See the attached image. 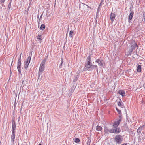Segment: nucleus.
I'll return each instance as SVG.
<instances>
[{"instance_id":"obj_8","label":"nucleus","mask_w":145,"mask_h":145,"mask_svg":"<svg viewBox=\"0 0 145 145\" xmlns=\"http://www.w3.org/2000/svg\"><path fill=\"white\" fill-rule=\"evenodd\" d=\"M121 119L122 118H121L120 116L119 119H118L116 121H115L113 123L112 126L114 127H117L118 126L121 120Z\"/></svg>"},{"instance_id":"obj_1","label":"nucleus","mask_w":145,"mask_h":145,"mask_svg":"<svg viewBox=\"0 0 145 145\" xmlns=\"http://www.w3.org/2000/svg\"><path fill=\"white\" fill-rule=\"evenodd\" d=\"M96 69V71L98 72V67L97 65H92V63H85V66L82 70H79L78 72L79 73L80 72H82L84 71H91L93 70L94 69Z\"/></svg>"},{"instance_id":"obj_29","label":"nucleus","mask_w":145,"mask_h":145,"mask_svg":"<svg viewBox=\"0 0 145 145\" xmlns=\"http://www.w3.org/2000/svg\"><path fill=\"white\" fill-rule=\"evenodd\" d=\"M11 4L10 3H9L8 5V9L9 10H10L11 9V10L12 9V8H11Z\"/></svg>"},{"instance_id":"obj_39","label":"nucleus","mask_w":145,"mask_h":145,"mask_svg":"<svg viewBox=\"0 0 145 145\" xmlns=\"http://www.w3.org/2000/svg\"><path fill=\"white\" fill-rule=\"evenodd\" d=\"M143 127H144L145 126V123H144L143 125L142 126Z\"/></svg>"},{"instance_id":"obj_9","label":"nucleus","mask_w":145,"mask_h":145,"mask_svg":"<svg viewBox=\"0 0 145 145\" xmlns=\"http://www.w3.org/2000/svg\"><path fill=\"white\" fill-rule=\"evenodd\" d=\"M15 131H12L11 136V142L12 143L14 142L15 138Z\"/></svg>"},{"instance_id":"obj_3","label":"nucleus","mask_w":145,"mask_h":145,"mask_svg":"<svg viewBox=\"0 0 145 145\" xmlns=\"http://www.w3.org/2000/svg\"><path fill=\"white\" fill-rule=\"evenodd\" d=\"M137 47L138 48V46L135 42L134 41L130 45V49L129 51V54L131 53Z\"/></svg>"},{"instance_id":"obj_6","label":"nucleus","mask_w":145,"mask_h":145,"mask_svg":"<svg viewBox=\"0 0 145 145\" xmlns=\"http://www.w3.org/2000/svg\"><path fill=\"white\" fill-rule=\"evenodd\" d=\"M32 56V53H30L29 54L27 60L24 64V67L26 69L28 68V65L30 62Z\"/></svg>"},{"instance_id":"obj_21","label":"nucleus","mask_w":145,"mask_h":145,"mask_svg":"<svg viewBox=\"0 0 145 145\" xmlns=\"http://www.w3.org/2000/svg\"><path fill=\"white\" fill-rule=\"evenodd\" d=\"M96 129L97 131H100L102 129V128L100 126H97L96 127Z\"/></svg>"},{"instance_id":"obj_36","label":"nucleus","mask_w":145,"mask_h":145,"mask_svg":"<svg viewBox=\"0 0 145 145\" xmlns=\"http://www.w3.org/2000/svg\"><path fill=\"white\" fill-rule=\"evenodd\" d=\"M86 5L87 6V8H89L90 9H91V7L90 6L88 5Z\"/></svg>"},{"instance_id":"obj_14","label":"nucleus","mask_w":145,"mask_h":145,"mask_svg":"<svg viewBox=\"0 0 145 145\" xmlns=\"http://www.w3.org/2000/svg\"><path fill=\"white\" fill-rule=\"evenodd\" d=\"M115 17V14L114 13H111L110 14V18L111 21L112 22L114 21Z\"/></svg>"},{"instance_id":"obj_30","label":"nucleus","mask_w":145,"mask_h":145,"mask_svg":"<svg viewBox=\"0 0 145 145\" xmlns=\"http://www.w3.org/2000/svg\"><path fill=\"white\" fill-rule=\"evenodd\" d=\"M41 35H39L37 36V39L39 40H42V39L41 38Z\"/></svg>"},{"instance_id":"obj_12","label":"nucleus","mask_w":145,"mask_h":145,"mask_svg":"<svg viewBox=\"0 0 145 145\" xmlns=\"http://www.w3.org/2000/svg\"><path fill=\"white\" fill-rule=\"evenodd\" d=\"M134 14V12L133 11H132L130 13L129 16L128 17V19L130 20H131L133 17Z\"/></svg>"},{"instance_id":"obj_43","label":"nucleus","mask_w":145,"mask_h":145,"mask_svg":"<svg viewBox=\"0 0 145 145\" xmlns=\"http://www.w3.org/2000/svg\"><path fill=\"white\" fill-rule=\"evenodd\" d=\"M12 0H10V3H11Z\"/></svg>"},{"instance_id":"obj_13","label":"nucleus","mask_w":145,"mask_h":145,"mask_svg":"<svg viewBox=\"0 0 145 145\" xmlns=\"http://www.w3.org/2000/svg\"><path fill=\"white\" fill-rule=\"evenodd\" d=\"M110 130L108 129L106 127H104V131L105 133L107 134H108L110 133Z\"/></svg>"},{"instance_id":"obj_28","label":"nucleus","mask_w":145,"mask_h":145,"mask_svg":"<svg viewBox=\"0 0 145 145\" xmlns=\"http://www.w3.org/2000/svg\"><path fill=\"white\" fill-rule=\"evenodd\" d=\"M5 1V0H0V4L2 5V6H3Z\"/></svg>"},{"instance_id":"obj_16","label":"nucleus","mask_w":145,"mask_h":145,"mask_svg":"<svg viewBox=\"0 0 145 145\" xmlns=\"http://www.w3.org/2000/svg\"><path fill=\"white\" fill-rule=\"evenodd\" d=\"M116 109L119 114V118H120V117L121 116V118H122V115L121 114V112L120 110L118 109L117 107H116Z\"/></svg>"},{"instance_id":"obj_37","label":"nucleus","mask_w":145,"mask_h":145,"mask_svg":"<svg viewBox=\"0 0 145 145\" xmlns=\"http://www.w3.org/2000/svg\"><path fill=\"white\" fill-rule=\"evenodd\" d=\"M127 143H124L121 144V145H127Z\"/></svg>"},{"instance_id":"obj_50","label":"nucleus","mask_w":145,"mask_h":145,"mask_svg":"<svg viewBox=\"0 0 145 145\" xmlns=\"http://www.w3.org/2000/svg\"><path fill=\"white\" fill-rule=\"evenodd\" d=\"M48 55H47V57H48Z\"/></svg>"},{"instance_id":"obj_48","label":"nucleus","mask_w":145,"mask_h":145,"mask_svg":"<svg viewBox=\"0 0 145 145\" xmlns=\"http://www.w3.org/2000/svg\"><path fill=\"white\" fill-rule=\"evenodd\" d=\"M38 145H41V144H39Z\"/></svg>"},{"instance_id":"obj_15","label":"nucleus","mask_w":145,"mask_h":145,"mask_svg":"<svg viewBox=\"0 0 145 145\" xmlns=\"http://www.w3.org/2000/svg\"><path fill=\"white\" fill-rule=\"evenodd\" d=\"M91 56L90 55L87 58L86 61L85 63H91Z\"/></svg>"},{"instance_id":"obj_47","label":"nucleus","mask_w":145,"mask_h":145,"mask_svg":"<svg viewBox=\"0 0 145 145\" xmlns=\"http://www.w3.org/2000/svg\"><path fill=\"white\" fill-rule=\"evenodd\" d=\"M39 17V15H38V16H37V18H38Z\"/></svg>"},{"instance_id":"obj_31","label":"nucleus","mask_w":145,"mask_h":145,"mask_svg":"<svg viewBox=\"0 0 145 145\" xmlns=\"http://www.w3.org/2000/svg\"><path fill=\"white\" fill-rule=\"evenodd\" d=\"M43 15V13L41 15L40 18L39 20L38 21V22L39 23L40 21L42 20V17Z\"/></svg>"},{"instance_id":"obj_4","label":"nucleus","mask_w":145,"mask_h":145,"mask_svg":"<svg viewBox=\"0 0 145 145\" xmlns=\"http://www.w3.org/2000/svg\"><path fill=\"white\" fill-rule=\"evenodd\" d=\"M95 62L98 63V65L103 68L105 67V62L103 60V58L100 57L99 58L97 59Z\"/></svg>"},{"instance_id":"obj_49","label":"nucleus","mask_w":145,"mask_h":145,"mask_svg":"<svg viewBox=\"0 0 145 145\" xmlns=\"http://www.w3.org/2000/svg\"><path fill=\"white\" fill-rule=\"evenodd\" d=\"M120 100L121 101V99H120Z\"/></svg>"},{"instance_id":"obj_5","label":"nucleus","mask_w":145,"mask_h":145,"mask_svg":"<svg viewBox=\"0 0 145 145\" xmlns=\"http://www.w3.org/2000/svg\"><path fill=\"white\" fill-rule=\"evenodd\" d=\"M46 61V59H44L40 64L39 71V73L40 74L41 72H42L44 70Z\"/></svg>"},{"instance_id":"obj_10","label":"nucleus","mask_w":145,"mask_h":145,"mask_svg":"<svg viewBox=\"0 0 145 145\" xmlns=\"http://www.w3.org/2000/svg\"><path fill=\"white\" fill-rule=\"evenodd\" d=\"M12 131H15L16 127V124L14 120H13L12 123Z\"/></svg>"},{"instance_id":"obj_46","label":"nucleus","mask_w":145,"mask_h":145,"mask_svg":"<svg viewBox=\"0 0 145 145\" xmlns=\"http://www.w3.org/2000/svg\"><path fill=\"white\" fill-rule=\"evenodd\" d=\"M13 62V61H12V63H11V66H12V64Z\"/></svg>"},{"instance_id":"obj_17","label":"nucleus","mask_w":145,"mask_h":145,"mask_svg":"<svg viewBox=\"0 0 145 145\" xmlns=\"http://www.w3.org/2000/svg\"><path fill=\"white\" fill-rule=\"evenodd\" d=\"M118 93L123 97L125 95V92L123 90H121L119 91L118 92Z\"/></svg>"},{"instance_id":"obj_19","label":"nucleus","mask_w":145,"mask_h":145,"mask_svg":"<svg viewBox=\"0 0 145 145\" xmlns=\"http://www.w3.org/2000/svg\"><path fill=\"white\" fill-rule=\"evenodd\" d=\"M141 65H138L137 68V70L138 72H140L141 71Z\"/></svg>"},{"instance_id":"obj_33","label":"nucleus","mask_w":145,"mask_h":145,"mask_svg":"<svg viewBox=\"0 0 145 145\" xmlns=\"http://www.w3.org/2000/svg\"><path fill=\"white\" fill-rule=\"evenodd\" d=\"M42 73V72H41V73L40 74V73H39V72H38V77L39 78V77H40V76L41 74Z\"/></svg>"},{"instance_id":"obj_26","label":"nucleus","mask_w":145,"mask_h":145,"mask_svg":"<svg viewBox=\"0 0 145 145\" xmlns=\"http://www.w3.org/2000/svg\"><path fill=\"white\" fill-rule=\"evenodd\" d=\"M78 78L77 76H76L74 77V78L73 82H76L78 79Z\"/></svg>"},{"instance_id":"obj_24","label":"nucleus","mask_w":145,"mask_h":145,"mask_svg":"<svg viewBox=\"0 0 145 145\" xmlns=\"http://www.w3.org/2000/svg\"><path fill=\"white\" fill-rule=\"evenodd\" d=\"M74 142L76 143H78L80 142V140L79 138H75Z\"/></svg>"},{"instance_id":"obj_35","label":"nucleus","mask_w":145,"mask_h":145,"mask_svg":"<svg viewBox=\"0 0 145 145\" xmlns=\"http://www.w3.org/2000/svg\"><path fill=\"white\" fill-rule=\"evenodd\" d=\"M102 3H101V2L100 3V4H99V7H100L101 6H101H102Z\"/></svg>"},{"instance_id":"obj_42","label":"nucleus","mask_w":145,"mask_h":145,"mask_svg":"<svg viewBox=\"0 0 145 145\" xmlns=\"http://www.w3.org/2000/svg\"><path fill=\"white\" fill-rule=\"evenodd\" d=\"M104 1V0H101V3H103V2Z\"/></svg>"},{"instance_id":"obj_41","label":"nucleus","mask_w":145,"mask_h":145,"mask_svg":"<svg viewBox=\"0 0 145 145\" xmlns=\"http://www.w3.org/2000/svg\"><path fill=\"white\" fill-rule=\"evenodd\" d=\"M143 86L144 88H145V83L143 84Z\"/></svg>"},{"instance_id":"obj_7","label":"nucleus","mask_w":145,"mask_h":145,"mask_svg":"<svg viewBox=\"0 0 145 145\" xmlns=\"http://www.w3.org/2000/svg\"><path fill=\"white\" fill-rule=\"evenodd\" d=\"M21 56H20L18 59L17 67V68L18 72V74L19 75H20L21 74Z\"/></svg>"},{"instance_id":"obj_45","label":"nucleus","mask_w":145,"mask_h":145,"mask_svg":"<svg viewBox=\"0 0 145 145\" xmlns=\"http://www.w3.org/2000/svg\"><path fill=\"white\" fill-rule=\"evenodd\" d=\"M144 18L145 21V15H144Z\"/></svg>"},{"instance_id":"obj_18","label":"nucleus","mask_w":145,"mask_h":145,"mask_svg":"<svg viewBox=\"0 0 145 145\" xmlns=\"http://www.w3.org/2000/svg\"><path fill=\"white\" fill-rule=\"evenodd\" d=\"M143 127L142 126H140L137 130V132L138 133H140L141 132L142 130L143 129Z\"/></svg>"},{"instance_id":"obj_22","label":"nucleus","mask_w":145,"mask_h":145,"mask_svg":"<svg viewBox=\"0 0 145 145\" xmlns=\"http://www.w3.org/2000/svg\"><path fill=\"white\" fill-rule=\"evenodd\" d=\"M73 33V31L72 30L70 31L69 32V36L71 38H72L73 36L72 34Z\"/></svg>"},{"instance_id":"obj_44","label":"nucleus","mask_w":145,"mask_h":145,"mask_svg":"<svg viewBox=\"0 0 145 145\" xmlns=\"http://www.w3.org/2000/svg\"><path fill=\"white\" fill-rule=\"evenodd\" d=\"M24 80L22 81V84L24 83Z\"/></svg>"},{"instance_id":"obj_38","label":"nucleus","mask_w":145,"mask_h":145,"mask_svg":"<svg viewBox=\"0 0 145 145\" xmlns=\"http://www.w3.org/2000/svg\"><path fill=\"white\" fill-rule=\"evenodd\" d=\"M22 106H23V103H22V106H21V107L20 108V111H21L22 110Z\"/></svg>"},{"instance_id":"obj_34","label":"nucleus","mask_w":145,"mask_h":145,"mask_svg":"<svg viewBox=\"0 0 145 145\" xmlns=\"http://www.w3.org/2000/svg\"><path fill=\"white\" fill-rule=\"evenodd\" d=\"M100 8V7H99L98 8L97 10V14L99 12V9Z\"/></svg>"},{"instance_id":"obj_20","label":"nucleus","mask_w":145,"mask_h":145,"mask_svg":"<svg viewBox=\"0 0 145 145\" xmlns=\"http://www.w3.org/2000/svg\"><path fill=\"white\" fill-rule=\"evenodd\" d=\"M45 25L44 24H41V25L40 26V30H41L42 31H43L45 29Z\"/></svg>"},{"instance_id":"obj_23","label":"nucleus","mask_w":145,"mask_h":145,"mask_svg":"<svg viewBox=\"0 0 145 145\" xmlns=\"http://www.w3.org/2000/svg\"><path fill=\"white\" fill-rule=\"evenodd\" d=\"M118 106H120L121 107H123V104H121V102H118Z\"/></svg>"},{"instance_id":"obj_32","label":"nucleus","mask_w":145,"mask_h":145,"mask_svg":"<svg viewBox=\"0 0 145 145\" xmlns=\"http://www.w3.org/2000/svg\"><path fill=\"white\" fill-rule=\"evenodd\" d=\"M110 133H114V129L112 128L110 129Z\"/></svg>"},{"instance_id":"obj_2","label":"nucleus","mask_w":145,"mask_h":145,"mask_svg":"<svg viewBox=\"0 0 145 145\" xmlns=\"http://www.w3.org/2000/svg\"><path fill=\"white\" fill-rule=\"evenodd\" d=\"M123 138L120 135H117L114 138V141L117 144H121L123 141Z\"/></svg>"},{"instance_id":"obj_40","label":"nucleus","mask_w":145,"mask_h":145,"mask_svg":"<svg viewBox=\"0 0 145 145\" xmlns=\"http://www.w3.org/2000/svg\"><path fill=\"white\" fill-rule=\"evenodd\" d=\"M30 6H29L27 9V10H29V8H30Z\"/></svg>"},{"instance_id":"obj_25","label":"nucleus","mask_w":145,"mask_h":145,"mask_svg":"<svg viewBox=\"0 0 145 145\" xmlns=\"http://www.w3.org/2000/svg\"><path fill=\"white\" fill-rule=\"evenodd\" d=\"M63 63V58H61V63L59 65V68L61 69L62 68V64Z\"/></svg>"},{"instance_id":"obj_27","label":"nucleus","mask_w":145,"mask_h":145,"mask_svg":"<svg viewBox=\"0 0 145 145\" xmlns=\"http://www.w3.org/2000/svg\"><path fill=\"white\" fill-rule=\"evenodd\" d=\"M91 142V139L90 138H88L87 142V145H90V144Z\"/></svg>"},{"instance_id":"obj_11","label":"nucleus","mask_w":145,"mask_h":145,"mask_svg":"<svg viewBox=\"0 0 145 145\" xmlns=\"http://www.w3.org/2000/svg\"><path fill=\"white\" fill-rule=\"evenodd\" d=\"M114 133L118 134L121 132V129L119 127H114Z\"/></svg>"}]
</instances>
